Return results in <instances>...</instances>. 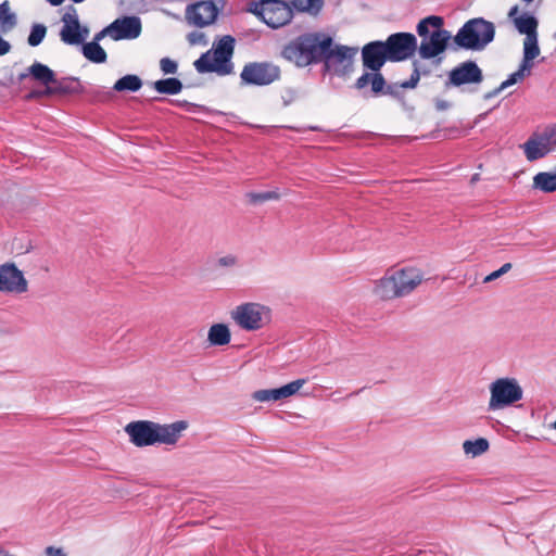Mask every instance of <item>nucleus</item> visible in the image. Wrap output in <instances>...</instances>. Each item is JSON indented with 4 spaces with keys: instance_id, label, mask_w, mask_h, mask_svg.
I'll list each match as a JSON object with an SVG mask.
<instances>
[{
    "instance_id": "6e6552de",
    "label": "nucleus",
    "mask_w": 556,
    "mask_h": 556,
    "mask_svg": "<svg viewBox=\"0 0 556 556\" xmlns=\"http://www.w3.org/2000/svg\"><path fill=\"white\" fill-rule=\"evenodd\" d=\"M231 317L240 328L254 331L269 323L270 312L258 303H244L231 312Z\"/></svg>"
},
{
    "instance_id": "1a4fd4ad",
    "label": "nucleus",
    "mask_w": 556,
    "mask_h": 556,
    "mask_svg": "<svg viewBox=\"0 0 556 556\" xmlns=\"http://www.w3.org/2000/svg\"><path fill=\"white\" fill-rule=\"evenodd\" d=\"M521 148L528 161L543 159L556 148V124L546 126L541 132H533Z\"/></svg>"
},
{
    "instance_id": "79ce46f5",
    "label": "nucleus",
    "mask_w": 556,
    "mask_h": 556,
    "mask_svg": "<svg viewBox=\"0 0 556 556\" xmlns=\"http://www.w3.org/2000/svg\"><path fill=\"white\" fill-rule=\"evenodd\" d=\"M62 22L64 25H74L76 27L77 23H79V20L76 12L74 11V13H65L62 17Z\"/></svg>"
},
{
    "instance_id": "b1692460",
    "label": "nucleus",
    "mask_w": 556,
    "mask_h": 556,
    "mask_svg": "<svg viewBox=\"0 0 556 556\" xmlns=\"http://www.w3.org/2000/svg\"><path fill=\"white\" fill-rule=\"evenodd\" d=\"M194 67L199 73L216 72L222 75L230 74V68H223L220 64L214 60V54L211 51L203 53L195 62Z\"/></svg>"
},
{
    "instance_id": "ddd939ff",
    "label": "nucleus",
    "mask_w": 556,
    "mask_h": 556,
    "mask_svg": "<svg viewBox=\"0 0 556 556\" xmlns=\"http://www.w3.org/2000/svg\"><path fill=\"white\" fill-rule=\"evenodd\" d=\"M483 80V73L475 61H465L448 73L445 86L460 87L463 85H479Z\"/></svg>"
},
{
    "instance_id": "c756f323",
    "label": "nucleus",
    "mask_w": 556,
    "mask_h": 556,
    "mask_svg": "<svg viewBox=\"0 0 556 556\" xmlns=\"http://www.w3.org/2000/svg\"><path fill=\"white\" fill-rule=\"evenodd\" d=\"M142 87V80L137 75H125L119 78L115 84L113 89L115 91H138Z\"/></svg>"
},
{
    "instance_id": "0eeeda50",
    "label": "nucleus",
    "mask_w": 556,
    "mask_h": 556,
    "mask_svg": "<svg viewBox=\"0 0 556 556\" xmlns=\"http://www.w3.org/2000/svg\"><path fill=\"white\" fill-rule=\"evenodd\" d=\"M489 409L495 410L513 405L522 399L523 391L516 379L500 378L490 386Z\"/></svg>"
},
{
    "instance_id": "6e6d98bb",
    "label": "nucleus",
    "mask_w": 556,
    "mask_h": 556,
    "mask_svg": "<svg viewBox=\"0 0 556 556\" xmlns=\"http://www.w3.org/2000/svg\"><path fill=\"white\" fill-rule=\"evenodd\" d=\"M80 31H81V35H84V40L86 39V37L88 36L89 34V30L87 27H81L80 26Z\"/></svg>"
},
{
    "instance_id": "3c124183",
    "label": "nucleus",
    "mask_w": 556,
    "mask_h": 556,
    "mask_svg": "<svg viewBox=\"0 0 556 556\" xmlns=\"http://www.w3.org/2000/svg\"><path fill=\"white\" fill-rule=\"evenodd\" d=\"M511 269L510 263H505L498 270L502 275L508 273Z\"/></svg>"
},
{
    "instance_id": "dca6fc26",
    "label": "nucleus",
    "mask_w": 556,
    "mask_h": 556,
    "mask_svg": "<svg viewBox=\"0 0 556 556\" xmlns=\"http://www.w3.org/2000/svg\"><path fill=\"white\" fill-rule=\"evenodd\" d=\"M125 432L129 435L130 442L138 447L155 444L154 421H131L125 427Z\"/></svg>"
},
{
    "instance_id": "e433bc0d",
    "label": "nucleus",
    "mask_w": 556,
    "mask_h": 556,
    "mask_svg": "<svg viewBox=\"0 0 556 556\" xmlns=\"http://www.w3.org/2000/svg\"><path fill=\"white\" fill-rule=\"evenodd\" d=\"M520 79L515 76V74L513 73L505 81H503L500 87H497L496 89H494L493 91L491 92H488L484 98L485 99H491L495 96H497L501 91H503L504 89L508 88L509 86H513L514 84H516L517 81H519Z\"/></svg>"
},
{
    "instance_id": "09e8293b",
    "label": "nucleus",
    "mask_w": 556,
    "mask_h": 556,
    "mask_svg": "<svg viewBox=\"0 0 556 556\" xmlns=\"http://www.w3.org/2000/svg\"><path fill=\"white\" fill-rule=\"evenodd\" d=\"M502 276V274L500 273V270H495L493 273H491L490 275H488L485 278H484V282H490V281H493L497 278H500Z\"/></svg>"
},
{
    "instance_id": "2eb2a0df",
    "label": "nucleus",
    "mask_w": 556,
    "mask_h": 556,
    "mask_svg": "<svg viewBox=\"0 0 556 556\" xmlns=\"http://www.w3.org/2000/svg\"><path fill=\"white\" fill-rule=\"evenodd\" d=\"M218 8L213 1H199L187 7L186 16L189 23L204 27L215 22Z\"/></svg>"
},
{
    "instance_id": "5701e85b",
    "label": "nucleus",
    "mask_w": 556,
    "mask_h": 556,
    "mask_svg": "<svg viewBox=\"0 0 556 556\" xmlns=\"http://www.w3.org/2000/svg\"><path fill=\"white\" fill-rule=\"evenodd\" d=\"M233 49L235 38L226 35L217 42L213 50L214 60L217 61L223 68H230V72L232 71L230 59L233 53Z\"/></svg>"
},
{
    "instance_id": "412c9836",
    "label": "nucleus",
    "mask_w": 556,
    "mask_h": 556,
    "mask_svg": "<svg viewBox=\"0 0 556 556\" xmlns=\"http://www.w3.org/2000/svg\"><path fill=\"white\" fill-rule=\"evenodd\" d=\"M540 54V48L538 46V37H526L523 42V60L520 64V67L517 72H515V76H517L520 80H522L526 76V72L530 74V70L532 67V60L535 59Z\"/></svg>"
},
{
    "instance_id": "f03ea898",
    "label": "nucleus",
    "mask_w": 556,
    "mask_h": 556,
    "mask_svg": "<svg viewBox=\"0 0 556 556\" xmlns=\"http://www.w3.org/2000/svg\"><path fill=\"white\" fill-rule=\"evenodd\" d=\"M331 37L319 31L302 34L289 41L281 51V56L298 67L321 63Z\"/></svg>"
},
{
    "instance_id": "6ab92c4d",
    "label": "nucleus",
    "mask_w": 556,
    "mask_h": 556,
    "mask_svg": "<svg viewBox=\"0 0 556 556\" xmlns=\"http://www.w3.org/2000/svg\"><path fill=\"white\" fill-rule=\"evenodd\" d=\"M306 379H298L277 389H263L253 392L252 397L258 402L279 401L294 395L304 384Z\"/></svg>"
},
{
    "instance_id": "a19ab883",
    "label": "nucleus",
    "mask_w": 556,
    "mask_h": 556,
    "mask_svg": "<svg viewBox=\"0 0 556 556\" xmlns=\"http://www.w3.org/2000/svg\"><path fill=\"white\" fill-rule=\"evenodd\" d=\"M218 265L222 267H232L237 264L238 260L235 255H226L220 258H218Z\"/></svg>"
},
{
    "instance_id": "aec40b11",
    "label": "nucleus",
    "mask_w": 556,
    "mask_h": 556,
    "mask_svg": "<svg viewBox=\"0 0 556 556\" xmlns=\"http://www.w3.org/2000/svg\"><path fill=\"white\" fill-rule=\"evenodd\" d=\"M188 424L179 420L170 425L154 422L155 443L173 445L179 440L181 432L187 429Z\"/></svg>"
},
{
    "instance_id": "c03bdc74",
    "label": "nucleus",
    "mask_w": 556,
    "mask_h": 556,
    "mask_svg": "<svg viewBox=\"0 0 556 556\" xmlns=\"http://www.w3.org/2000/svg\"><path fill=\"white\" fill-rule=\"evenodd\" d=\"M290 2L296 11L307 13L305 0H290Z\"/></svg>"
},
{
    "instance_id": "5fc2aeb1",
    "label": "nucleus",
    "mask_w": 556,
    "mask_h": 556,
    "mask_svg": "<svg viewBox=\"0 0 556 556\" xmlns=\"http://www.w3.org/2000/svg\"><path fill=\"white\" fill-rule=\"evenodd\" d=\"M50 4L56 7L63 3L64 0H47Z\"/></svg>"
},
{
    "instance_id": "4c0bfd02",
    "label": "nucleus",
    "mask_w": 556,
    "mask_h": 556,
    "mask_svg": "<svg viewBox=\"0 0 556 556\" xmlns=\"http://www.w3.org/2000/svg\"><path fill=\"white\" fill-rule=\"evenodd\" d=\"M160 67L164 74H175L177 72V63L169 58H163L160 61Z\"/></svg>"
},
{
    "instance_id": "49530a36",
    "label": "nucleus",
    "mask_w": 556,
    "mask_h": 556,
    "mask_svg": "<svg viewBox=\"0 0 556 556\" xmlns=\"http://www.w3.org/2000/svg\"><path fill=\"white\" fill-rule=\"evenodd\" d=\"M450 106H451V103L446 100L438 99L435 101V109L438 111H445V110L450 109Z\"/></svg>"
},
{
    "instance_id": "473e14b6",
    "label": "nucleus",
    "mask_w": 556,
    "mask_h": 556,
    "mask_svg": "<svg viewBox=\"0 0 556 556\" xmlns=\"http://www.w3.org/2000/svg\"><path fill=\"white\" fill-rule=\"evenodd\" d=\"M463 448L466 454L478 456L489 450V442L484 438H479L475 441L467 440L464 442Z\"/></svg>"
},
{
    "instance_id": "ea45409f",
    "label": "nucleus",
    "mask_w": 556,
    "mask_h": 556,
    "mask_svg": "<svg viewBox=\"0 0 556 556\" xmlns=\"http://www.w3.org/2000/svg\"><path fill=\"white\" fill-rule=\"evenodd\" d=\"M401 84H390L388 85L386 83V87L383 88V92L381 94H388V96H391L393 98H396V99H400L402 97L401 94Z\"/></svg>"
},
{
    "instance_id": "2f4dec72",
    "label": "nucleus",
    "mask_w": 556,
    "mask_h": 556,
    "mask_svg": "<svg viewBox=\"0 0 556 556\" xmlns=\"http://www.w3.org/2000/svg\"><path fill=\"white\" fill-rule=\"evenodd\" d=\"M83 53L85 58L94 63H104L106 61L105 51L96 41L85 43L83 46Z\"/></svg>"
},
{
    "instance_id": "052dcab7",
    "label": "nucleus",
    "mask_w": 556,
    "mask_h": 556,
    "mask_svg": "<svg viewBox=\"0 0 556 556\" xmlns=\"http://www.w3.org/2000/svg\"><path fill=\"white\" fill-rule=\"evenodd\" d=\"M554 429H556V421L553 424Z\"/></svg>"
},
{
    "instance_id": "9b49d317",
    "label": "nucleus",
    "mask_w": 556,
    "mask_h": 556,
    "mask_svg": "<svg viewBox=\"0 0 556 556\" xmlns=\"http://www.w3.org/2000/svg\"><path fill=\"white\" fill-rule=\"evenodd\" d=\"M279 66L270 62H253L247 64L240 77L248 85L266 86L280 77Z\"/></svg>"
},
{
    "instance_id": "603ef678",
    "label": "nucleus",
    "mask_w": 556,
    "mask_h": 556,
    "mask_svg": "<svg viewBox=\"0 0 556 556\" xmlns=\"http://www.w3.org/2000/svg\"><path fill=\"white\" fill-rule=\"evenodd\" d=\"M282 99H283V105L287 106L294 100V96L292 92H290L288 98L283 97Z\"/></svg>"
},
{
    "instance_id": "4468645a",
    "label": "nucleus",
    "mask_w": 556,
    "mask_h": 556,
    "mask_svg": "<svg viewBox=\"0 0 556 556\" xmlns=\"http://www.w3.org/2000/svg\"><path fill=\"white\" fill-rule=\"evenodd\" d=\"M28 290V282L14 263L0 265V292L24 293Z\"/></svg>"
},
{
    "instance_id": "c85d7f7f",
    "label": "nucleus",
    "mask_w": 556,
    "mask_h": 556,
    "mask_svg": "<svg viewBox=\"0 0 556 556\" xmlns=\"http://www.w3.org/2000/svg\"><path fill=\"white\" fill-rule=\"evenodd\" d=\"M533 187L543 192L556 191V174L542 172L534 176Z\"/></svg>"
},
{
    "instance_id": "a878e982",
    "label": "nucleus",
    "mask_w": 556,
    "mask_h": 556,
    "mask_svg": "<svg viewBox=\"0 0 556 556\" xmlns=\"http://www.w3.org/2000/svg\"><path fill=\"white\" fill-rule=\"evenodd\" d=\"M17 24L15 13L11 12L8 0L0 3V33L7 34L11 31Z\"/></svg>"
},
{
    "instance_id": "de8ad7c7",
    "label": "nucleus",
    "mask_w": 556,
    "mask_h": 556,
    "mask_svg": "<svg viewBox=\"0 0 556 556\" xmlns=\"http://www.w3.org/2000/svg\"><path fill=\"white\" fill-rule=\"evenodd\" d=\"M105 35H109L111 36V31L109 30V26L105 27L104 29H102L101 31H99L96 36H94V41L98 42L99 40H101Z\"/></svg>"
},
{
    "instance_id": "f3484780",
    "label": "nucleus",
    "mask_w": 556,
    "mask_h": 556,
    "mask_svg": "<svg viewBox=\"0 0 556 556\" xmlns=\"http://www.w3.org/2000/svg\"><path fill=\"white\" fill-rule=\"evenodd\" d=\"M363 66L371 72H380L389 61V55L383 41L377 40L365 45L362 48Z\"/></svg>"
},
{
    "instance_id": "c9c22d12",
    "label": "nucleus",
    "mask_w": 556,
    "mask_h": 556,
    "mask_svg": "<svg viewBox=\"0 0 556 556\" xmlns=\"http://www.w3.org/2000/svg\"><path fill=\"white\" fill-rule=\"evenodd\" d=\"M413 73L410 75V78L406 81H403L401 84V87L403 89H414L417 87L418 83H419V79H420V75H421V71H420V65H419V62L418 61H414L413 62Z\"/></svg>"
},
{
    "instance_id": "13d9d810",
    "label": "nucleus",
    "mask_w": 556,
    "mask_h": 556,
    "mask_svg": "<svg viewBox=\"0 0 556 556\" xmlns=\"http://www.w3.org/2000/svg\"><path fill=\"white\" fill-rule=\"evenodd\" d=\"M358 393H359V391H355V392L351 393L350 395H356Z\"/></svg>"
},
{
    "instance_id": "f8f14e48",
    "label": "nucleus",
    "mask_w": 556,
    "mask_h": 556,
    "mask_svg": "<svg viewBox=\"0 0 556 556\" xmlns=\"http://www.w3.org/2000/svg\"><path fill=\"white\" fill-rule=\"evenodd\" d=\"M357 53V48L331 43L321 63L326 71H332L336 74H343L348 67L352 65V59Z\"/></svg>"
},
{
    "instance_id": "4d7b16f0",
    "label": "nucleus",
    "mask_w": 556,
    "mask_h": 556,
    "mask_svg": "<svg viewBox=\"0 0 556 556\" xmlns=\"http://www.w3.org/2000/svg\"><path fill=\"white\" fill-rule=\"evenodd\" d=\"M179 105L188 106V105H191V104L188 101H182V102H179Z\"/></svg>"
},
{
    "instance_id": "20e7f679",
    "label": "nucleus",
    "mask_w": 556,
    "mask_h": 556,
    "mask_svg": "<svg viewBox=\"0 0 556 556\" xmlns=\"http://www.w3.org/2000/svg\"><path fill=\"white\" fill-rule=\"evenodd\" d=\"M443 17L438 15L427 16L417 24L416 31L421 37L417 49L421 59L435 58L446 50L452 35L443 28Z\"/></svg>"
},
{
    "instance_id": "37998d69",
    "label": "nucleus",
    "mask_w": 556,
    "mask_h": 556,
    "mask_svg": "<svg viewBox=\"0 0 556 556\" xmlns=\"http://www.w3.org/2000/svg\"><path fill=\"white\" fill-rule=\"evenodd\" d=\"M45 553L47 556H67L66 553L62 548L54 547V546H48L45 549Z\"/></svg>"
},
{
    "instance_id": "58836bf2",
    "label": "nucleus",
    "mask_w": 556,
    "mask_h": 556,
    "mask_svg": "<svg viewBox=\"0 0 556 556\" xmlns=\"http://www.w3.org/2000/svg\"><path fill=\"white\" fill-rule=\"evenodd\" d=\"M305 3L307 13L313 16L317 15L324 7V0H305Z\"/></svg>"
},
{
    "instance_id": "bb28decb",
    "label": "nucleus",
    "mask_w": 556,
    "mask_h": 556,
    "mask_svg": "<svg viewBox=\"0 0 556 556\" xmlns=\"http://www.w3.org/2000/svg\"><path fill=\"white\" fill-rule=\"evenodd\" d=\"M514 24L520 34L527 37L536 36L538 20L528 14L514 18Z\"/></svg>"
},
{
    "instance_id": "7c9ffc66",
    "label": "nucleus",
    "mask_w": 556,
    "mask_h": 556,
    "mask_svg": "<svg viewBox=\"0 0 556 556\" xmlns=\"http://www.w3.org/2000/svg\"><path fill=\"white\" fill-rule=\"evenodd\" d=\"M154 89L164 94H177L182 89V84L178 78H166L156 80L153 84Z\"/></svg>"
},
{
    "instance_id": "9d476101",
    "label": "nucleus",
    "mask_w": 556,
    "mask_h": 556,
    "mask_svg": "<svg viewBox=\"0 0 556 556\" xmlns=\"http://www.w3.org/2000/svg\"><path fill=\"white\" fill-rule=\"evenodd\" d=\"M390 62L405 61L414 55L417 38L412 33H395L383 41Z\"/></svg>"
},
{
    "instance_id": "864d4df0",
    "label": "nucleus",
    "mask_w": 556,
    "mask_h": 556,
    "mask_svg": "<svg viewBox=\"0 0 556 556\" xmlns=\"http://www.w3.org/2000/svg\"><path fill=\"white\" fill-rule=\"evenodd\" d=\"M0 556H16V555L9 553L2 546H0Z\"/></svg>"
},
{
    "instance_id": "bf43d9fd",
    "label": "nucleus",
    "mask_w": 556,
    "mask_h": 556,
    "mask_svg": "<svg viewBox=\"0 0 556 556\" xmlns=\"http://www.w3.org/2000/svg\"><path fill=\"white\" fill-rule=\"evenodd\" d=\"M428 73H429L428 71L422 70V74H424V75H426V74H428Z\"/></svg>"
},
{
    "instance_id": "a18cd8bd",
    "label": "nucleus",
    "mask_w": 556,
    "mask_h": 556,
    "mask_svg": "<svg viewBox=\"0 0 556 556\" xmlns=\"http://www.w3.org/2000/svg\"><path fill=\"white\" fill-rule=\"evenodd\" d=\"M11 50V45L9 41L4 40L1 36H0V56L1 55H4L7 53H9Z\"/></svg>"
},
{
    "instance_id": "72a5a7b5",
    "label": "nucleus",
    "mask_w": 556,
    "mask_h": 556,
    "mask_svg": "<svg viewBox=\"0 0 556 556\" xmlns=\"http://www.w3.org/2000/svg\"><path fill=\"white\" fill-rule=\"evenodd\" d=\"M247 198L251 204H258L269 200H279L280 194L276 190L265 192H249Z\"/></svg>"
},
{
    "instance_id": "7ed1b4c3",
    "label": "nucleus",
    "mask_w": 556,
    "mask_h": 556,
    "mask_svg": "<svg viewBox=\"0 0 556 556\" xmlns=\"http://www.w3.org/2000/svg\"><path fill=\"white\" fill-rule=\"evenodd\" d=\"M424 280L422 273L415 267H406L388 271L374 288L375 294L381 300L402 298L413 292Z\"/></svg>"
},
{
    "instance_id": "4be33fe9",
    "label": "nucleus",
    "mask_w": 556,
    "mask_h": 556,
    "mask_svg": "<svg viewBox=\"0 0 556 556\" xmlns=\"http://www.w3.org/2000/svg\"><path fill=\"white\" fill-rule=\"evenodd\" d=\"M368 86L372 97L381 96L386 87V79L380 72H365L356 79L354 87L357 90H365Z\"/></svg>"
},
{
    "instance_id": "cd10ccee",
    "label": "nucleus",
    "mask_w": 556,
    "mask_h": 556,
    "mask_svg": "<svg viewBox=\"0 0 556 556\" xmlns=\"http://www.w3.org/2000/svg\"><path fill=\"white\" fill-rule=\"evenodd\" d=\"M60 37L67 45L76 46L84 42V35H81L79 23H77L76 27L74 25H63Z\"/></svg>"
},
{
    "instance_id": "8fccbe9b",
    "label": "nucleus",
    "mask_w": 556,
    "mask_h": 556,
    "mask_svg": "<svg viewBox=\"0 0 556 556\" xmlns=\"http://www.w3.org/2000/svg\"><path fill=\"white\" fill-rule=\"evenodd\" d=\"M519 12V9H518V5H515L513 7L509 12H508V16L509 18H511L514 21V18L518 17L517 14Z\"/></svg>"
},
{
    "instance_id": "423d86ee",
    "label": "nucleus",
    "mask_w": 556,
    "mask_h": 556,
    "mask_svg": "<svg viewBox=\"0 0 556 556\" xmlns=\"http://www.w3.org/2000/svg\"><path fill=\"white\" fill-rule=\"evenodd\" d=\"M248 12L261 17L271 28L282 27L293 17L292 8L282 0L251 1L248 3Z\"/></svg>"
},
{
    "instance_id": "a211bd4d",
    "label": "nucleus",
    "mask_w": 556,
    "mask_h": 556,
    "mask_svg": "<svg viewBox=\"0 0 556 556\" xmlns=\"http://www.w3.org/2000/svg\"><path fill=\"white\" fill-rule=\"evenodd\" d=\"M111 38L114 40L135 39L141 33V21L137 16H125L109 25Z\"/></svg>"
},
{
    "instance_id": "f704fd0d",
    "label": "nucleus",
    "mask_w": 556,
    "mask_h": 556,
    "mask_svg": "<svg viewBox=\"0 0 556 556\" xmlns=\"http://www.w3.org/2000/svg\"><path fill=\"white\" fill-rule=\"evenodd\" d=\"M47 28L42 24H34L28 36V45L36 47L41 43L46 36Z\"/></svg>"
},
{
    "instance_id": "f257e3e1",
    "label": "nucleus",
    "mask_w": 556,
    "mask_h": 556,
    "mask_svg": "<svg viewBox=\"0 0 556 556\" xmlns=\"http://www.w3.org/2000/svg\"><path fill=\"white\" fill-rule=\"evenodd\" d=\"M28 77L45 86V89L31 90L25 98L26 100L40 99L52 96H72L84 92V87L76 77L56 78L55 73L45 64L35 62L27 67L26 72L17 77L20 83Z\"/></svg>"
},
{
    "instance_id": "39448f33",
    "label": "nucleus",
    "mask_w": 556,
    "mask_h": 556,
    "mask_svg": "<svg viewBox=\"0 0 556 556\" xmlns=\"http://www.w3.org/2000/svg\"><path fill=\"white\" fill-rule=\"evenodd\" d=\"M494 35L493 23L477 17L466 22L453 37V41L457 48L481 50L494 39Z\"/></svg>"
},
{
    "instance_id": "393cba45",
    "label": "nucleus",
    "mask_w": 556,
    "mask_h": 556,
    "mask_svg": "<svg viewBox=\"0 0 556 556\" xmlns=\"http://www.w3.org/2000/svg\"><path fill=\"white\" fill-rule=\"evenodd\" d=\"M231 334L225 324H214L208 329L207 340L212 345H226L230 342Z\"/></svg>"
}]
</instances>
